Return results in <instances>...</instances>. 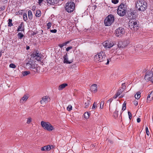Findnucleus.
<instances>
[{
    "label": "nucleus",
    "instance_id": "51",
    "mask_svg": "<svg viewBox=\"0 0 153 153\" xmlns=\"http://www.w3.org/2000/svg\"><path fill=\"white\" fill-rule=\"evenodd\" d=\"M54 148V146L53 145H49L50 150L51 149H53Z\"/></svg>",
    "mask_w": 153,
    "mask_h": 153
},
{
    "label": "nucleus",
    "instance_id": "7",
    "mask_svg": "<svg viewBox=\"0 0 153 153\" xmlns=\"http://www.w3.org/2000/svg\"><path fill=\"white\" fill-rule=\"evenodd\" d=\"M41 124L43 128L48 131H51L54 129V127L48 122L42 121L41 122Z\"/></svg>",
    "mask_w": 153,
    "mask_h": 153
},
{
    "label": "nucleus",
    "instance_id": "37",
    "mask_svg": "<svg viewBox=\"0 0 153 153\" xmlns=\"http://www.w3.org/2000/svg\"><path fill=\"white\" fill-rule=\"evenodd\" d=\"M67 110H68V111H70L72 110V107L71 105H69L67 107Z\"/></svg>",
    "mask_w": 153,
    "mask_h": 153
},
{
    "label": "nucleus",
    "instance_id": "44",
    "mask_svg": "<svg viewBox=\"0 0 153 153\" xmlns=\"http://www.w3.org/2000/svg\"><path fill=\"white\" fill-rule=\"evenodd\" d=\"M112 2L114 4H116L119 2V0H111Z\"/></svg>",
    "mask_w": 153,
    "mask_h": 153
},
{
    "label": "nucleus",
    "instance_id": "1",
    "mask_svg": "<svg viewBox=\"0 0 153 153\" xmlns=\"http://www.w3.org/2000/svg\"><path fill=\"white\" fill-rule=\"evenodd\" d=\"M127 10V7L126 4L121 3L118 6L117 13L119 16H123L125 15Z\"/></svg>",
    "mask_w": 153,
    "mask_h": 153
},
{
    "label": "nucleus",
    "instance_id": "39",
    "mask_svg": "<svg viewBox=\"0 0 153 153\" xmlns=\"http://www.w3.org/2000/svg\"><path fill=\"white\" fill-rule=\"evenodd\" d=\"M122 88H121V89H123V90L124 91V89H125L126 88V86L125 85V83H123L122 84Z\"/></svg>",
    "mask_w": 153,
    "mask_h": 153
},
{
    "label": "nucleus",
    "instance_id": "48",
    "mask_svg": "<svg viewBox=\"0 0 153 153\" xmlns=\"http://www.w3.org/2000/svg\"><path fill=\"white\" fill-rule=\"evenodd\" d=\"M72 48V46L69 47H68L66 49V51H68L70 50Z\"/></svg>",
    "mask_w": 153,
    "mask_h": 153
},
{
    "label": "nucleus",
    "instance_id": "47",
    "mask_svg": "<svg viewBox=\"0 0 153 153\" xmlns=\"http://www.w3.org/2000/svg\"><path fill=\"white\" fill-rule=\"evenodd\" d=\"M50 32L52 33H55L56 32L57 30L56 29H54L53 30H51Z\"/></svg>",
    "mask_w": 153,
    "mask_h": 153
},
{
    "label": "nucleus",
    "instance_id": "10",
    "mask_svg": "<svg viewBox=\"0 0 153 153\" xmlns=\"http://www.w3.org/2000/svg\"><path fill=\"white\" fill-rule=\"evenodd\" d=\"M103 45L106 49H108L112 47L114 45V44L112 41H106L103 43Z\"/></svg>",
    "mask_w": 153,
    "mask_h": 153
},
{
    "label": "nucleus",
    "instance_id": "59",
    "mask_svg": "<svg viewBox=\"0 0 153 153\" xmlns=\"http://www.w3.org/2000/svg\"><path fill=\"white\" fill-rule=\"evenodd\" d=\"M59 46L60 48H62V47H63L64 46L62 44H59Z\"/></svg>",
    "mask_w": 153,
    "mask_h": 153
},
{
    "label": "nucleus",
    "instance_id": "5",
    "mask_svg": "<svg viewBox=\"0 0 153 153\" xmlns=\"http://www.w3.org/2000/svg\"><path fill=\"white\" fill-rule=\"evenodd\" d=\"M138 24L137 21L135 19L130 20L128 26L130 29L132 30H137L138 29Z\"/></svg>",
    "mask_w": 153,
    "mask_h": 153
},
{
    "label": "nucleus",
    "instance_id": "22",
    "mask_svg": "<svg viewBox=\"0 0 153 153\" xmlns=\"http://www.w3.org/2000/svg\"><path fill=\"white\" fill-rule=\"evenodd\" d=\"M64 58L63 62L64 63L67 64H70L72 63V61H70L68 60V57H66Z\"/></svg>",
    "mask_w": 153,
    "mask_h": 153
},
{
    "label": "nucleus",
    "instance_id": "33",
    "mask_svg": "<svg viewBox=\"0 0 153 153\" xmlns=\"http://www.w3.org/2000/svg\"><path fill=\"white\" fill-rule=\"evenodd\" d=\"M23 19L25 21H26L27 20V14L26 13H24L23 15Z\"/></svg>",
    "mask_w": 153,
    "mask_h": 153
},
{
    "label": "nucleus",
    "instance_id": "49",
    "mask_svg": "<svg viewBox=\"0 0 153 153\" xmlns=\"http://www.w3.org/2000/svg\"><path fill=\"white\" fill-rule=\"evenodd\" d=\"M69 42H70V41H68L66 42L63 43L62 44L63 45V46H64L66 45L67 44H68Z\"/></svg>",
    "mask_w": 153,
    "mask_h": 153
},
{
    "label": "nucleus",
    "instance_id": "56",
    "mask_svg": "<svg viewBox=\"0 0 153 153\" xmlns=\"http://www.w3.org/2000/svg\"><path fill=\"white\" fill-rule=\"evenodd\" d=\"M137 122L138 123H140L141 121L140 119L139 118H138L137 120Z\"/></svg>",
    "mask_w": 153,
    "mask_h": 153
},
{
    "label": "nucleus",
    "instance_id": "12",
    "mask_svg": "<svg viewBox=\"0 0 153 153\" xmlns=\"http://www.w3.org/2000/svg\"><path fill=\"white\" fill-rule=\"evenodd\" d=\"M153 75V73L152 71L147 72L145 76L144 79L147 81H150L152 76Z\"/></svg>",
    "mask_w": 153,
    "mask_h": 153
},
{
    "label": "nucleus",
    "instance_id": "4",
    "mask_svg": "<svg viewBox=\"0 0 153 153\" xmlns=\"http://www.w3.org/2000/svg\"><path fill=\"white\" fill-rule=\"evenodd\" d=\"M114 21V16L110 14L105 18L104 21V24L105 26H110L112 24Z\"/></svg>",
    "mask_w": 153,
    "mask_h": 153
},
{
    "label": "nucleus",
    "instance_id": "60",
    "mask_svg": "<svg viewBox=\"0 0 153 153\" xmlns=\"http://www.w3.org/2000/svg\"><path fill=\"white\" fill-rule=\"evenodd\" d=\"M32 10H35L36 8V6H33L32 7Z\"/></svg>",
    "mask_w": 153,
    "mask_h": 153
},
{
    "label": "nucleus",
    "instance_id": "11",
    "mask_svg": "<svg viewBox=\"0 0 153 153\" xmlns=\"http://www.w3.org/2000/svg\"><path fill=\"white\" fill-rule=\"evenodd\" d=\"M50 100V99L48 96L43 97L40 101V102L43 105H45V103H48Z\"/></svg>",
    "mask_w": 153,
    "mask_h": 153
},
{
    "label": "nucleus",
    "instance_id": "42",
    "mask_svg": "<svg viewBox=\"0 0 153 153\" xmlns=\"http://www.w3.org/2000/svg\"><path fill=\"white\" fill-rule=\"evenodd\" d=\"M51 23L50 22H48L47 24V28L49 29L51 27Z\"/></svg>",
    "mask_w": 153,
    "mask_h": 153
},
{
    "label": "nucleus",
    "instance_id": "61",
    "mask_svg": "<svg viewBox=\"0 0 153 153\" xmlns=\"http://www.w3.org/2000/svg\"><path fill=\"white\" fill-rule=\"evenodd\" d=\"M26 49L27 50H28L30 49V47L29 46H26Z\"/></svg>",
    "mask_w": 153,
    "mask_h": 153
},
{
    "label": "nucleus",
    "instance_id": "53",
    "mask_svg": "<svg viewBox=\"0 0 153 153\" xmlns=\"http://www.w3.org/2000/svg\"><path fill=\"white\" fill-rule=\"evenodd\" d=\"M59 0H54V4L55 5L57 4Z\"/></svg>",
    "mask_w": 153,
    "mask_h": 153
},
{
    "label": "nucleus",
    "instance_id": "58",
    "mask_svg": "<svg viewBox=\"0 0 153 153\" xmlns=\"http://www.w3.org/2000/svg\"><path fill=\"white\" fill-rule=\"evenodd\" d=\"M151 77V79L150 81H151L152 82H153V75Z\"/></svg>",
    "mask_w": 153,
    "mask_h": 153
},
{
    "label": "nucleus",
    "instance_id": "38",
    "mask_svg": "<svg viewBox=\"0 0 153 153\" xmlns=\"http://www.w3.org/2000/svg\"><path fill=\"white\" fill-rule=\"evenodd\" d=\"M97 103L94 102L93 104L92 109H93L96 108H97Z\"/></svg>",
    "mask_w": 153,
    "mask_h": 153
},
{
    "label": "nucleus",
    "instance_id": "6",
    "mask_svg": "<svg viewBox=\"0 0 153 153\" xmlns=\"http://www.w3.org/2000/svg\"><path fill=\"white\" fill-rule=\"evenodd\" d=\"M65 10L68 13L73 12L75 9V4L73 1H68L65 5Z\"/></svg>",
    "mask_w": 153,
    "mask_h": 153
},
{
    "label": "nucleus",
    "instance_id": "36",
    "mask_svg": "<svg viewBox=\"0 0 153 153\" xmlns=\"http://www.w3.org/2000/svg\"><path fill=\"white\" fill-rule=\"evenodd\" d=\"M104 104V101L103 100L100 103V108H102L103 107V105Z\"/></svg>",
    "mask_w": 153,
    "mask_h": 153
},
{
    "label": "nucleus",
    "instance_id": "9",
    "mask_svg": "<svg viewBox=\"0 0 153 153\" xmlns=\"http://www.w3.org/2000/svg\"><path fill=\"white\" fill-rule=\"evenodd\" d=\"M129 44V41L127 40L120 41L119 42L117 46L119 48H124Z\"/></svg>",
    "mask_w": 153,
    "mask_h": 153
},
{
    "label": "nucleus",
    "instance_id": "19",
    "mask_svg": "<svg viewBox=\"0 0 153 153\" xmlns=\"http://www.w3.org/2000/svg\"><path fill=\"white\" fill-rule=\"evenodd\" d=\"M33 62L31 61H29L26 64V66L27 68H34V67H33V64H32Z\"/></svg>",
    "mask_w": 153,
    "mask_h": 153
},
{
    "label": "nucleus",
    "instance_id": "13",
    "mask_svg": "<svg viewBox=\"0 0 153 153\" xmlns=\"http://www.w3.org/2000/svg\"><path fill=\"white\" fill-rule=\"evenodd\" d=\"M136 17V15L135 14L134 11H129L128 12V18L130 20L132 19H134Z\"/></svg>",
    "mask_w": 153,
    "mask_h": 153
},
{
    "label": "nucleus",
    "instance_id": "27",
    "mask_svg": "<svg viewBox=\"0 0 153 153\" xmlns=\"http://www.w3.org/2000/svg\"><path fill=\"white\" fill-rule=\"evenodd\" d=\"M90 113L88 112H85L84 114V118L85 119H88L89 118Z\"/></svg>",
    "mask_w": 153,
    "mask_h": 153
},
{
    "label": "nucleus",
    "instance_id": "24",
    "mask_svg": "<svg viewBox=\"0 0 153 153\" xmlns=\"http://www.w3.org/2000/svg\"><path fill=\"white\" fill-rule=\"evenodd\" d=\"M41 11L39 10H37L36 11L35 16L37 17H39L41 16Z\"/></svg>",
    "mask_w": 153,
    "mask_h": 153
},
{
    "label": "nucleus",
    "instance_id": "31",
    "mask_svg": "<svg viewBox=\"0 0 153 153\" xmlns=\"http://www.w3.org/2000/svg\"><path fill=\"white\" fill-rule=\"evenodd\" d=\"M140 92H137L134 96L135 98L137 99H139L140 97Z\"/></svg>",
    "mask_w": 153,
    "mask_h": 153
},
{
    "label": "nucleus",
    "instance_id": "40",
    "mask_svg": "<svg viewBox=\"0 0 153 153\" xmlns=\"http://www.w3.org/2000/svg\"><path fill=\"white\" fill-rule=\"evenodd\" d=\"M9 67L11 68H14L16 67V66L14 64L11 63Z\"/></svg>",
    "mask_w": 153,
    "mask_h": 153
},
{
    "label": "nucleus",
    "instance_id": "2",
    "mask_svg": "<svg viewBox=\"0 0 153 153\" xmlns=\"http://www.w3.org/2000/svg\"><path fill=\"white\" fill-rule=\"evenodd\" d=\"M147 3L143 1L138 0L136 3V7L139 11H144L147 7Z\"/></svg>",
    "mask_w": 153,
    "mask_h": 153
},
{
    "label": "nucleus",
    "instance_id": "26",
    "mask_svg": "<svg viewBox=\"0 0 153 153\" xmlns=\"http://www.w3.org/2000/svg\"><path fill=\"white\" fill-rule=\"evenodd\" d=\"M118 111L116 109L115 111H114L113 114V117L114 118H116L118 117Z\"/></svg>",
    "mask_w": 153,
    "mask_h": 153
},
{
    "label": "nucleus",
    "instance_id": "55",
    "mask_svg": "<svg viewBox=\"0 0 153 153\" xmlns=\"http://www.w3.org/2000/svg\"><path fill=\"white\" fill-rule=\"evenodd\" d=\"M134 105H135L137 106L138 105V102L137 101H134Z\"/></svg>",
    "mask_w": 153,
    "mask_h": 153
},
{
    "label": "nucleus",
    "instance_id": "45",
    "mask_svg": "<svg viewBox=\"0 0 153 153\" xmlns=\"http://www.w3.org/2000/svg\"><path fill=\"white\" fill-rule=\"evenodd\" d=\"M113 99L112 98H111L109 100H108L107 102V103H109V107H110V104L111 103V102H112V101H113Z\"/></svg>",
    "mask_w": 153,
    "mask_h": 153
},
{
    "label": "nucleus",
    "instance_id": "30",
    "mask_svg": "<svg viewBox=\"0 0 153 153\" xmlns=\"http://www.w3.org/2000/svg\"><path fill=\"white\" fill-rule=\"evenodd\" d=\"M48 4L53 5L54 4V0H47Z\"/></svg>",
    "mask_w": 153,
    "mask_h": 153
},
{
    "label": "nucleus",
    "instance_id": "34",
    "mask_svg": "<svg viewBox=\"0 0 153 153\" xmlns=\"http://www.w3.org/2000/svg\"><path fill=\"white\" fill-rule=\"evenodd\" d=\"M126 102L125 101L124 103L123 104L122 107V110L124 111L126 110Z\"/></svg>",
    "mask_w": 153,
    "mask_h": 153
},
{
    "label": "nucleus",
    "instance_id": "32",
    "mask_svg": "<svg viewBox=\"0 0 153 153\" xmlns=\"http://www.w3.org/2000/svg\"><path fill=\"white\" fill-rule=\"evenodd\" d=\"M18 38L19 39H22L24 36V35L21 33H19L17 34Z\"/></svg>",
    "mask_w": 153,
    "mask_h": 153
},
{
    "label": "nucleus",
    "instance_id": "57",
    "mask_svg": "<svg viewBox=\"0 0 153 153\" xmlns=\"http://www.w3.org/2000/svg\"><path fill=\"white\" fill-rule=\"evenodd\" d=\"M66 57H68V54L67 53H66L65 55L63 56V58H65Z\"/></svg>",
    "mask_w": 153,
    "mask_h": 153
},
{
    "label": "nucleus",
    "instance_id": "17",
    "mask_svg": "<svg viewBox=\"0 0 153 153\" xmlns=\"http://www.w3.org/2000/svg\"><path fill=\"white\" fill-rule=\"evenodd\" d=\"M97 85L96 84L92 85L90 88L91 91L92 92H96L97 91Z\"/></svg>",
    "mask_w": 153,
    "mask_h": 153
},
{
    "label": "nucleus",
    "instance_id": "28",
    "mask_svg": "<svg viewBox=\"0 0 153 153\" xmlns=\"http://www.w3.org/2000/svg\"><path fill=\"white\" fill-rule=\"evenodd\" d=\"M8 26L11 27L13 26V24L12 23V19H9L8 20Z\"/></svg>",
    "mask_w": 153,
    "mask_h": 153
},
{
    "label": "nucleus",
    "instance_id": "15",
    "mask_svg": "<svg viewBox=\"0 0 153 153\" xmlns=\"http://www.w3.org/2000/svg\"><path fill=\"white\" fill-rule=\"evenodd\" d=\"M25 30L24 24V22H22L18 26L17 31L19 32L20 31H24Z\"/></svg>",
    "mask_w": 153,
    "mask_h": 153
},
{
    "label": "nucleus",
    "instance_id": "18",
    "mask_svg": "<svg viewBox=\"0 0 153 153\" xmlns=\"http://www.w3.org/2000/svg\"><path fill=\"white\" fill-rule=\"evenodd\" d=\"M68 85L67 83H64L59 85L58 88L59 90H62L64 88L66 87Z\"/></svg>",
    "mask_w": 153,
    "mask_h": 153
},
{
    "label": "nucleus",
    "instance_id": "21",
    "mask_svg": "<svg viewBox=\"0 0 153 153\" xmlns=\"http://www.w3.org/2000/svg\"><path fill=\"white\" fill-rule=\"evenodd\" d=\"M42 151H50L49 145L45 146L41 149Z\"/></svg>",
    "mask_w": 153,
    "mask_h": 153
},
{
    "label": "nucleus",
    "instance_id": "41",
    "mask_svg": "<svg viewBox=\"0 0 153 153\" xmlns=\"http://www.w3.org/2000/svg\"><path fill=\"white\" fill-rule=\"evenodd\" d=\"M32 119L31 117H29L27 118V123L29 124L31 122Z\"/></svg>",
    "mask_w": 153,
    "mask_h": 153
},
{
    "label": "nucleus",
    "instance_id": "3",
    "mask_svg": "<svg viewBox=\"0 0 153 153\" xmlns=\"http://www.w3.org/2000/svg\"><path fill=\"white\" fill-rule=\"evenodd\" d=\"M106 56L104 52H100L96 55L94 57L95 62H101L104 61Z\"/></svg>",
    "mask_w": 153,
    "mask_h": 153
},
{
    "label": "nucleus",
    "instance_id": "50",
    "mask_svg": "<svg viewBox=\"0 0 153 153\" xmlns=\"http://www.w3.org/2000/svg\"><path fill=\"white\" fill-rule=\"evenodd\" d=\"M119 95L117 94V93L115 94V95L113 97V98L114 99H116L117 98Z\"/></svg>",
    "mask_w": 153,
    "mask_h": 153
},
{
    "label": "nucleus",
    "instance_id": "23",
    "mask_svg": "<svg viewBox=\"0 0 153 153\" xmlns=\"http://www.w3.org/2000/svg\"><path fill=\"white\" fill-rule=\"evenodd\" d=\"M28 18L30 20L32 19L33 18V16L31 11L30 10H29L28 11Z\"/></svg>",
    "mask_w": 153,
    "mask_h": 153
},
{
    "label": "nucleus",
    "instance_id": "16",
    "mask_svg": "<svg viewBox=\"0 0 153 153\" xmlns=\"http://www.w3.org/2000/svg\"><path fill=\"white\" fill-rule=\"evenodd\" d=\"M153 99V91H152L149 94L147 98L148 101L150 102Z\"/></svg>",
    "mask_w": 153,
    "mask_h": 153
},
{
    "label": "nucleus",
    "instance_id": "43",
    "mask_svg": "<svg viewBox=\"0 0 153 153\" xmlns=\"http://www.w3.org/2000/svg\"><path fill=\"white\" fill-rule=\"evenodd\" d=\"M128 114L129 116V118L130 120H131L132 118V114L129 111H128Z\"/></svg>",
    "mask_w": 153,
    "mask_h": 153
},
{
    "label": "nucleus",
    "instance_id": "52",
    "mask_svg": "<svg viewBox=\"0 0 153 153\" xmlns=\"http://www.w3.org/2000/svg\"><path fill=\"white\" fill-rule=\"evenodd\" d=\"M111 59H108L107 62L106 63H105V64H106L107 65H108L109 64L110 61H111Z\"/></svg>",
    "mask_w": 153,
    "mask_h": 153
},
{
    "label": "nucleus",
    "instance_id": "62",
    "mask_svg": "<svg viewBox=\"0 0 153 153\" xmlns=\"http://www.w3.org/2000/svg\"><path fill=\"white\" fill-rule=\"evenodd\" d=\"M4 2L5 3H7V0H4Z\"/></svg>",
    "mask_w": 153,
    "mask_h": 153
},
{
    "label": "nucleus",
    "instance_id": "20",
    "mask_svg": "<svg viewBox=\"0 0 153 153\" xmlns=\"http://www.w3.org/2000/svg\"><path fill=\"white\" fill-rule=\"evenodd\" d=\"M28 97L26 95H24L20 100V102L21 103H23L24 101H26L28 99Z\"/></svg>",
    "mask_w": 153,
    "mask_h": 153
},
{
    "label": "nucleus",
    "instance_id": "35",
    "mask_svg": "<svg viewBox=\"0 0 153 153\" xmlns=\"http://www.w3.org/2000/svg\"><path fill=\"white\" fill-rule=\"evenodd\" d=\"M123 89H121L120 88L118 90L117 92L116 93L119 96L123 91Z\"/></svg>",
    "mask_w": 153,
    "mask_h": 153
},
{
    "label": "nucleus",
    "instance_id": "8",
    "mask_svg": "<svg viewBox=\"0 0 153 153\" xmlns=\"http://www.w3.org/2000/svg\"><path fill=\"white\" fill-rule=\"evenodd\" d=\"M115 33L117 36L120 37L125 33V29L123 27H120L116 30Z\"/></svg>",
    "mask_w": 153,
    "mask_h": 153
},
{
    "label": "nucleus",
    "instance_id": "29",
    "mask_svg": "<svg viewBox=\"0 0 153 153\" xmlns=\"http://www.w3.org/2000/svg\"><path fill=\"white\" fill-rule=\"evenodd\" d=\"M91 103V101L89 100H87V102H85V108H88L89 105H90V103Z\"/></svg>",
    "mask_w": 153,
    "mask_h": 153
},
{
    "label": "nucleus",
    "instance_id": "54",
    "mask_svg": "<svg viewBox=\"0 0 153 153\" xmlns=\"http://www.w3.org/2000/svg\"><path fill=\"white\" fill-rule=\"evenodd\" d=\"M43 1V0H39L38 3H39V5H41V4L42 2Z\"/></svg>",
    "mask_w": 153,
    "mask_h": 153
},
{
    "label": "nucleus",
    "instance_id": "25",
    "mask_svg": "<svg viewBox=\"0 0 153 153\" xmlns=\"http://www.w3.org/2000/svg\"><path fill=\"white\" fill-rule=\"evenodd\" d=\"M22 73L23 76H25L30 74V72L29 71H23Z\"/></svg>",
    "mask_w": 153,
    "mask_h": 153
},
{
    "label": "nucleus",
    "instance_id": "64",
    "mask_svg": "<svg viewBox=\"0 0 153 153\" xmlns=\"http://www.w3.org/2000/svg\"><path fill=\"white\" fill-rule=\"evenodd\" d=\"M94 7H95V8H96V7H97V6H96V5H95L94 6Z\"/></svg>",
    "mask_w": 153,
    "mask_h": 153
},
{
    "label": "nucleus",
    "instance_id": "46",
    "mask_svg": "<svg viewBox=\"0 0 153 153\" xmlns=\"http://www.w3.org/2000/svg\"><path fill=\"white\" fill-rule=\"evenodd\" d=\"M146 131L147 134L149 136V131L147 127H146Z\"/></svg>",
    "mask_w": 153,
    "mask_h": 153
},
{
    "label": "nucleus",
    "instance_id": "63",
    "mask_svg": "<svg viewBox=\"0 0 153 153\" xmlns=\"http://www.w3.org/2000/svg\"><path fill=\"white\" fill-rule=\"evenodd\" d=\"M1 56V52L0 51V57Z\"/></svg>",
    "mask_w": 153,
    "mask_h": 153
},
{
    "label": "nucleus",
    "instance_id": "14",
    "mask_svg": "<svg viewBox=\"0 0 153 153\" xmlns=\"http://www.w3.org/2000/svg\"><path fill=\"white\" fill-rule=\"evenodd\" d=\"M40 54L39 53V51H36V52H33L32 55V56L35 59L39 60L40 58Z\"/></svg>",
    "mask_w": 153,
    "mask_h": 153
}]
</instances>
